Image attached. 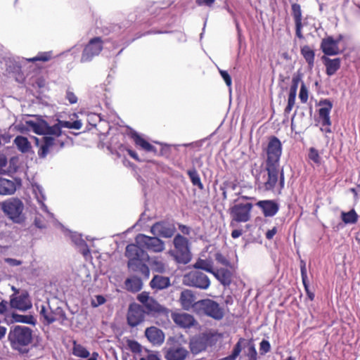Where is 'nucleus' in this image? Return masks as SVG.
<instances>
[{"instance_id": "nucleus-1", "label": "nucleus", "mask_w": 360, "mask_h": 360, "mask_svg": "<svg viewBox=\"0 0 360 360\" xmlns=\"http://www.w3.org/2000/svg\"><path fill=\"white\" fill-rule=\"evenodd\" d=\"M255 186L262 192H275L279 193L285 186V176L283 168L264 164L263 168L255 175Z\"/></svg>"}, {"instance_id": "nucleus-2", "label": "nucleus", "mask_w": 360, "mask_h": 360, "mask_svg": "<svg viewBox=\"0 0 360 360\" xmlns=\"http://www.w3.org/2000/svg\"><path fill=\"white\" fill-rule=\"evenodd\" d=\"M125 255L128 258L127 266L130 271L139 274L148 278L150 270L146 262L149 261V255L135 244H129L126 247Z\"/></svg>"}, {"instance_id": "nucleus-3", "label": "nucleus", "mask_w": 360, "mask_h": 360, "mask_svg": "<svg viewBox=\"0 0 360 360\" xmlns=\"http://www.w3.org/2000/svg\"><path fill=\"white\" fill-rule=\"evenodd\" d=\"M32 330L25 326L15 325L10 328L8 340L13 349L24 352L23 348L32 341Z\"/></svg>"}, {"instance_id": "nucleus-4", "label": "nucleus", "mask_w": 360, "mask_h": 360, "mask_svg": "<svg viewBox=\"0 0 360 360\" xmlns=\"http://www.w3.org/2000/svg\"><path fill=\"white\" fill-rule=\"evenodd\" d=\"M1 209L5 214L14 223H22L25 217L22 212L24 204L21 200L16 198H9L2 202Z\"/></svg>"}, {"instance_id": "nucleus-5", "label": "nucleus", "mask_w": 360, "mask_h": 360, "mask_svg": "<svg viewBox=\"0 0 360 360\" xmlns=\"http://www.w3.org/2000/svg\"><path fill=\"white\" fill-rule=\"evenodd\" d=\"M174 250L172 255L174 257L178 263L186 264L191 259V252L188 248V240L181 234L178 233L173 240Z\"/></svg>"}, {"instance_id": "nucleus-6", "label": "nucleus", "mask_w": 360, "mask_h": 360, "mask_svg": "<svg viewBox=\"0 0 360 360\" xmlns=\"http://www.w3.org/2000/svg\"><path fill=\"white\" fill-rule=\"evenodd\" d=\"M136 245L142 250H147L153 252H161L165 250V242L159 236H148L139 233L135 238Z\"/></svg>"}, {"instance_id": "nucleus-7", "label": "nucleus", "mask_w": 360, "mask_h": 360, "mask_svg": "<svg viewBox=\"0 0 360 360\" xmlns=\"http://www.w3.org/2000/svg\"><path fill=\"white\" fill-rule=\"evenodd\" d=\"M252 207L253 205L250 202L238 203L230 207L231 226H235L234 222L245 223L250 221Z\"/></svg>"}, {"instance_id": "nucleus-8", "label": "nucleus", "mask_w": 360, "mask_h": 360, "mask_svg": "<svg viewBox=\"0 0 360 360\" xmlns=\"http://www.w3.org/2000/svg\"><path fill=\"white\" fill-rule=\"evenodd\" d=\"M183 283L186 285L200 290H207L210 285L209 277L205 273L198 270L191 271L185 274Z\"/></svg>"}, {"instance_id": "nucleus-9", "label": "nucleus", "mask_w": 360, "mask_h": 360, "mask_svg": "<svg viewBox=\"0 0 360 360\" xmlns=\"http://www.w3.org/2000/svg\"><path fill=\"white\" fill-rule=\"evenodd\" d=\"M196 307L202 310L207 316L217 321L222 319L224 316L223 308L217 302L210 299L198 301L196 302Z\"/></svg>"}, {"instance_id": "nucleus-10", "label": "nucleus", "mask_w": 360, "mask_h": 360, "mask_svg": "<svg viewBox=\"0 0 360 360\" xmlns=\"http://www.w3.org/2000/svg\"><path fill=\"white\" fill-rule=\"evenodd\" d=\"M282 154V144L276 136H271L266 148V159L264 164L275 166L280 165V158Z\"/></svg>"}, {"instance_id": "nucleus-11", "label": "nucleus", "mask_w": 360, "mask_h": 360, "mask_svg": "<svg viewBox=\"0 0 360 360\" xmlns=\"http://www.w3.org/2000/svg\"><path fill=\"white\" fill-rule=\"evenodd\" d=\"M176 231L174 219H164L155 222L150 227V233L153 236L165 238H172Z\"/></svg>"}, {"instance_id": "nucleus-12", "label": "nucleus", "mask_w": 360, "mask_h": 360, "mask_svg": "<svg viewBox=\"0 0 360 360\" xmlns=\"http://www.w3.org/2000/svg\"><path fill=\"white\" fill-rule=\"evenodd\" d=\"M27 123L37 134L55 135L56 136L61 134V129L58 122L50 126L46 121L39 119L37 121H28Z\"/></svg>"}, {"instance_id": "nucleus-13", "label": "nucleus", "mask_w": 360, "mask_h": 360, "mask_svg": "<svg viewBox=\"0 0 360 360\" xmlns=\"http://www.w3.org/2000/svg\"><path fill=\"white\" fill-rule=\"evenodd\" d=\"M214 335L210 333H200L193 337L189 342V348L193 354L205 351L208 346L213 345Z\"/></svg>"}, {"instance_id": "nucleus-14", "label": "nucleus", "mask_w": 360, "mask_h": 360, "mask_svg": "<svg viewBox=\"0 0 360 360\" xmlns=\"http://www.w3.org/2000/svg\"><path fill=\"white\" fill-rule=\"evenodd\" d=\"M103 48V41L100 37H96L89 40L84 46L82 53L81 63L90 62L92 59L98 56Z\"/></svg>"}, {"instance_id": "nucleus-15", "label": "nucleus", "mask_w": 360, "mask_h": 360, "mask_svg": "<svg viewBox=\"0 0 360 360\" xmlns=\"http://www.w3.org/2000/svg\"><path fill=\"white\" fill-rule=\"evenodd\" d=\"M145 315L146 312L142 305L134 302L130 304L127 314L128 325L132 328L138 326L143 322Z\"/></svg>"}, {"instance_id": "nucleus-16", "label": "nucleus", "mask_w": 360, "mask_h": 360, "mask_svg": "<svg viewBox=\"0 0 360 360\" xmlns=\"http://www.w3.org/2000/svg\"><path fill=\"white\" fill-rule=\"evenodd\" d=\"M318 105L321 106L319 110L320 122L323 127H326L323 130L326 133H331L330 113L333 108V103L329 99L324 98L319 101Z\"/></svg>"}, {"instance_id": "nucleus-17", "label": "nucleus", "mask_w": 360, "mask_h": 360, "mask_svg": "<svg viewBox=\"0 0 360 360\" xmlns=\"http://www.w3.org/2000/svg\"><path fill=\"white\" fill-rule=\"evenodd\" d=\"M37 144L39 146V148L38 150V156L39 158L44 159L45 158L49 151L53 149L57 145H59V148H62L64 146V143L60 141L59 140H56L51 136H44L43 140L39 144V140L37 139Z\"/></svg>"}, {"instance_id": "nucleus-18", "label": "nucleus", "mask_w": 360, "mask_h": 360, "mask_svg": "<svg viewBox=\"0 0 360 360\" xmlns=\"http://www.w3.org/2000/svg\"><path fill=\"white\" fill-rule=\"evenodd\" d=\"M188 355V351L179 342H175L165 348L166 360H185Z\"/></svg>"}, {"instance_id": "nucleus-19", "label": "nucleus", "mask_w": 360, "mask_h": 360, "mask_svg": "<svg viewBox=\"0 0 360 360\" xmlns=\"http://www.w3.org/2000/svg\"><path fill=\"white\" fill-rule=\"evenodd\" d=\"M146 309V314L158 316H168L169 309L161 305L156 300L152 297L145 305L143 306Z\"/></svg>"}, {"instance_id": "nucleus-20", "label": "nucleus", "mask_w": 360, "mask_h": 360, "mask_svg": "<svg viewBox=\"0 0 360 360\" xmlns=\"http://www.w3.org/2000/svg\"><path fill=\"white\" fill-rule=\"evenodd\" d=\"M10 305L12 308L20 311H27L32 307V303L27 292H22L16 297H12L10 300Z\"/></svg>"}, {"instance_id": "nucleus-21", "label": "nucleus", "mask_w": 360, "mask_h": 360, "mask_svg": "<svg viewBox=\"0 0 360 360\" xmlns=\"http://www.w3.org/2000/svg\"><path fill=\"white\" fill-rule=\"evenodd\" d=\"M259 207L266 217L275 216L279 210V205L273 200H259L255 204Z\"/></svg>"}, {"instance_id": "nucleus-22", "label": "nucleus", "mask_w": 360, "mask_h": 360, "mask_svg": "<svg viewBox=\"0 0 360 360\" xmlns=\"http://www.w3.org/2000/svg\"><path fill=\"white\" fill-rule=\"evenodd\" d=\"M145 335L148 341L155 346H160L165 340L163 331L155 326L147 328L145 330Z\"/></svg>"}, {"instance_id": "nucleus-23", "label": "nucleus", "mask_w": 360, "mask_h": 360, "mask_svg": "<svg viewBox=\"0 0 360 360\" xmlns=\"http://www.w3.org/2000/svg\"><path fill=\"white\" fill-rule=\"evenodd\" d=\"M321 49L326 56H336L340 53V49L337 45V41L335 42L334 39L331 36L322 39Z\"/></svg>"}, {"instance_id": "nucleus-24", "label": "nucleus", "mask_w": 360, "mask_h": 360, "mask_svg": "<svg viewBox=\"0 0 360 360\" xmlns=\"http://www.w3.org/2000/svg\"><path fill=\"white\" fill-rule=\"evenodd\" d=\"M129 135L134 140L137 147H139L146 152L157 153L156 148L143 139L136 131L131 129Z\"/></svg>"}, {"instance_id": "nucleus-25", "label": "nucleus", "mask_w": 360, "mask_h": 360, "mask_svg": "<svg viewBox=\"0 0 360 360\" xmlns=\"http://www.w3.org/2000/svg\"><path fill=\"white\" fill-rule=\"evenodd\" d=\"M321 60L326 67V73L329 77L335 75L340 68L341 59L339 58L331 59L328 56H323Z\"/></svg>"}, {"instance_id": "nucleus-26", "label": "nucleus", "mask_w": 360, "mask_h": 360, "mask_svg": "<svg viewBox=\"0 0 360 360\" xmlns=\"http://www.w3.org/2000/svg\"><path fill=\"white\" fill-rule=\"evenodd\" d=\"M212 274L224 287L229 286L232 282L233 274L228 269L219 268L214 269Z\"/></svg>"}, {"instance_id": "nucleus-27", "label": "nucleus", "mask_w": 360, "mask_h": 360, "mask_svg": "<svg viewBox=\"0 0 360 360\" xmlns=\"http://www.w3.org/2000/svg\"><path fill=\"white\" fill-rule=\"evenodd\" d=\"M179 302L182 307L186 310H189L194 306L196 307L195 296L191 290H184L181 292Z\"/></svg>"}, {"instance_id": "nucleus-28", "label": "nucleus", "mask_w": 360, "mask_h": 360, "mask_svg": "<svg viewBox=\"0 0 360 360\" xmlns=\"http://www.w3.org/2000/svg\"><path fill=\"white\" fill-rule=\"evenodd\" d=\"M170 285L169 278L161 275H155L150 281V288L155 291L166 289Z\"/></svg>"}, {"instance_id": "nucleus-29", "label": "nucleus", "mask_w": 360, "mask_h": 360, "mask_svg": "<svg viewBox=\"0 0 360 360\" xmlns=\"http://www.w3.org/2000/svg\"><path fill=\"white\" fill-rule=\"evenodd\" d=\"M174 321L179 326L188 328L194 325L195 319L192 315L184 314H174L173 315Z\"/></svg>"}, {"instance_id": "nucleus-30", "label": "nucleus", "mask_w": 360, "mask_h": 360, "mask_svg": "<svg viewBox=\"0 0 360 360\" xmlns=\"http://www.w3.org/2000/svg\"><path fill=\"white\" fill-rule=\"evenodd\" d=\"M32 188L33 192L35 195L37 202L41 206V210L47 212L49 214L52 215V214L49 212L48 207L44 203V201L46 200V196L42 186L39 184H34L32 185Z\"/></svg>"}, {"instance_id": "nucleus-31", "label": "nucleus", "mask_w": 360, "mask_h": 360, "mask_svg": "<svg viewBox=\"0 0 360 360\" xmlns=\"http://www.w3.org/2000/svg\"><path fill=\"white\" fill-rule=\"evenodd\" d=\"M16 191V184L12 181L0 178V195H12Z\"/></svg>"}, {"instance_id": "nucleus-32", "label": "nucleus", "mask_w": 360, "mask_h": 360, "mask_svg": "<svg viewBox=\"0 0 360 360\" xmlns=\"http://www.w3.org/2000/svg\"><path fill=\"white\" fill-rule=\"evenodd\" d=\"M124 285L127 290L131 292H136L141 290L143 282L140 278L132 276L125 280Z\"/></svg>"}, {"instance_id": "nucleus-33", "label": "nucleus", "mask_w": 360, "mask_h": 360, "mask_svg": "<svg viewBox=\"0 0 360 360\" xmlns=\"http://www.w3.org/2000/svg\"><path fill=\"white\" fill-rule=\"evenodd\" d=\"M13 143L22 153H27L32 150L30 142L23 136H17Z\"/></svg>"}, {"instance_id": "nucleus-34", "label": "nucleus", "mask_w": 360, "mask_h": 360, "mask_svg": "<svg viewBox=\"0 0 360 360\" xmlns=\"http://www.w3.org/2000/svg\"><path fill=\"white\" fill-rule=\"evenodd\" d=\"M71 239L72 242L79 248H80V252L84 256H86L90 254L89 247L84 239H82L80 234L74 233L71 234Z\"/></svg>"}, {"instance_id": "nucleus-35", "label": "nucleus", "mask_w": 360, "mask_h": 360, "mask_svg": "<svg viewBox=\"0 0 360 360\" xmlns=\"http://www.w3.org/2000/svg\"><path fill=\"white\" fill-rule=\"evenodd\" d=\"M39 308V314L44 319L48 325L56 321V319L53 317L54 315L51 313V307L49 303H47V305L41 304Z\"/></svg>"}, {"instance_id": "nucleus-36", "label": "nucleus", "mask_w": 360, "mask_h": 360, "mask_svg": "<svg viewBox=\"0 0 360 360\" xmlns=\"http://www.w3.org/2000/svg\"><path fill=\"white\" fill-rule=\"evenodd\" d=\"M186 173L193 186H197L200 190L204 189V186L201 182L200 177L195 167H193L190 169L187 170Z\"/></svg>"}, {"instance_id": "nucleus-37", "label": "nucleus", "mask_w": 360, "mask_h": 360, "mask_svg": "<svg viewBox=\"0 0 360 360\" xmlns=\"http://www.w3.org/2000/svg\"><path fill=\"white\" fill-rule=\"evenodd\" d=\"M72 354L77 357L86 359L89 356L90 353L85 347L81 344H78L75 340H74Z\"/></svg>"}, {"instance_id": "nucleus-38", "label": "nucleus", "mask_w": 360, "mask_h": 360, "mask_svg": "<svg viewBox=\"0 0 360 360\" xmlns=\"http://www.w3.org/2000/svg\"><path fill=\"white\" fill-rule=\"evenodd\" d=\"M193 267L196 269L204 270L207 272L211 273L214 271L212 262L208 259H198L193 264Z\"/></svg>"}, {"instance_id": "nucleus-39", "label": "nucleus", "mask_w": 360, "mask_h": 360, "mask_svg": "<svg viewBox=\"0 0 360 360\" xmlns=\"http://www.w3.org/2000/svg\"><path fill=\"white\" fill-rule=\"evenodd\" d=\"M341 219L345 224H354L358 220V214L354 209L347 212H342Z\"/></svg>"}, {"instance_id": "nucleus-40", "label": "nucleus", "mask_w": 360, "mask_h": 360, "mask_svg": "<svg viewBox=\"0 0 360 360\" xmlns=\"http://www.w3.org/2000/svg\"><path fill=\"white\" fill-rule=\"evenodd\" d=\"M13 321L17 323H23L34 326L37 323L36 319L32 315H21L13 313L12 314Z\"/></svg>"}, {"instance_id": "nucleus-41", "label": "nucleus", "mask_w": 360, "mask_h": 360, "mask_svg": "<svg viewBox=\"0 0 360 360\" xmlns=\"http://www.w3.org/2000/svg\"><path fill=\"white\" fill-rule=\"evenodd\" d=\"M301 53L309 66L312 68L314 63V51L309 46H304L301 49Z\"/></svg>"}, {"instance_id": "nucleus-42", "label": "nucleus", "mask_w": 360, "mask_h": 360, "mask_svg": "<svg viewBox=\"0 0 360 360\" xmlns=\"http://www.w3.org/2000/svg\"><path fill=\"white\" fill-rule=\"evenodd\" d=\"M245 340L243 338H240L238 342L234 345L233 351L231 354L224 359V360H236L237 357L239 356L240 353L242 350V343L244 342Z\"/></svg>"}, {"instance_id": "nucleus-43", "label": "nucleus", "mask_w": 360, "mask_h": 360, "mask_svg": "<svg viewBox=\"0 0 360 360\" xmlns=\"http://www.w3.org/2000/svg\"><path fill=\"white\" fill-rule=\"evenodd\" d=\"M150 265L153 271L163 273L165 271V264L162 261L158 258L153 259L150 262Z\"/></svg>"}, {"instance_id": "nucleus-44", "label": "nucleus", "mask_w": 360, "mask_h": 360, "mask_svg": "<svg viewBox=\"0 0 360 360\" xmlns=\"http://www.w3.org/2000/svg\"><path fill=\"white\" fill-rule=\"evenodd\" d=\"M291 9L295 23L302 22V15L300 5L294 3L291 6Z\"/></svg>"}, {"instance_id": "nucleus-45", "label": "nucleus", "mask_w": 360, "mask_h": 360, "mask_svg": "<svg viewBox=\"0 0 360 360\" xmlns=\"http://www.w3.org/2000/svg\"><path fill=\"white\" fill-rule=\"evenodd\" d=\"M52 51L39 52L38 54L33 58L27 59L30 62L43 61L46 62L52 58Z\"/></svg>"}, {"instance_id": "nucleus-46", "label": "nucleus", "mask_w": 360, "mask_h": 360, "mask_svg": "<svg viewBox=\"0 0 360 360\" xmlns=\"http://www.w3.org/2000/svg\"><path fill=\"white\" fill-rule=\"evenodd\" d=\"M300 273L302 283L304 288H309V281L307 277V272L306 268V262L304 260H300Z\"/></svg>"}, {"instance_id": "nucleus-47", "label": "nucleus", "mask_w": 360, "mask_h": 360, "mask_svg": "<svg viewBox=\"0 0 360 360\" xmlns=\"http://www.w3.org/2000/svg\"><path fill=\"white\" fill-rule=\"evenodd\" d=\"M308 158L310 160L314 162L315 164L319 165L321 163V157L318 150L315 148H310L309 150Z\"/></svg>"}, {"instance_id": "nucleus-48", "label": "nucleus", "mask_w": 360, "mask_h": 360, "mask_svg": "<svg viewBox=\"0 0 360 360\" xmlns=\"http://www.w3.org/2000/svg\"><path fill=\"white\" fill-rule=\"evenodd\" d=\"M51 313H53V315H54L53 317L56 319V321L58 319H60L61 321L67 320L65 312L60 307H57L54 309L51 308Z\"/></svg>"}, {"instance_id": "nucleus-49", "label": "nucleus", "mask_w": 360, "mask_h": 360, "mask_svg": "<svg viewBox=\"0 0 360 360\" xmlns=\"http://www.w3.org/2000/svg\"><path fill=\"white\" fill-rule=\"evenodd\" d=\"M246 355L248 357V360H257V352L255 348V345L251 341H250L248 343Z\"/></svg>"}, {"instance_id": "nucleus-50", "label": "nucleus", "mask_w": 360, "mask_h": 360, "mask_svg": "<svg viewBox=\"0 0 360 360\" xmlns=\"http://www.w3.org/2000/svg\"><path fill=\"white\" fill-rule=\"evenodd\" d=\"M127 345L128 349L133 353H140L141 352V345L136 340H128Z\"/></svg>"}, {"instance_id": "nucleus-51", "label": "nucleus", "mask_w": 360, "mask_h": 360, "mask_svg": "<svg viewBox=\"0 0 360 360\" xmlns=\"http://www.w3.org/2000/svg\"><path fill=\"white\" fill-rule=\"evenodd\" d=\"M297 94H289L288 98V105L284 110V114L286 115L289 114L295 105V98Z\"/></svg>"}, {"instance_id": "nucleus-52", "label": "nucleus", "mask_w": 360, "mask_h": 360, "mask_svg": "<svg viewBox=\"0 0 360 360\" xmlns=\"http://www.w3.org/2000/svg\"><path fill=\"white\" fill-rule=\"evenodd\" d=\"M301 80L300 75H294L292 79V84L290 87L289 94H297L299 82Z\"/></svg>"}, {"instance_id": "nucleus-53", "label": "nucleus", "mask_w": 360, "mask_h": 360, "mask_svg": "<svg viewBox=\"0 0 360 360\" xmlns=\"http://www.w3.org/2000/svg\"><path fill=\"white\" fill-rule=\"evenodd\" d=\"M106 302V299L101 295H95L91 301V305L93 307H98L103 304Z\"/></svg>"}, {"instance_id": "nucleus-54", "label": "nucleus", "mask_w": 360, "mask_h": 360, "mask_svg": "<svg viewBox=\"0 0 360 360\" xmlns=\"http://www.w3.org/2000/svg\"><path fill=\"white\" fill-rule=\"evenodd\" d=\"M238 185L236 181H231V180H226L224 181L220 186L219 188L220 190H224L226 191L228 189H231L232 191H235L237 188Z\"/></svg>"}, {"instance_id": "nucleus-55", "label": "nucleus", "mask_w": 360, "mask_h": 360, "mask_svg": "<svg viewBox=\"0 0 360 360\" xmlns=\"http://www.w3.org/2000/svg\"><path fill=\"white\" fill-rule=\"evenodd\" d=\"M271 350V345L267 340L263 339L259 344V352L262 355H264Z\"/></svg>"}, {"instance_id": "nucleus-56", "label": "nucleus", "mask_w": 360, "mask_h": 360, "mask_svg": "<svg viewBox=\"0 0 360 360\" xmlns=\"http://www.w3.org/2000/svg\"><path fill=\"white\" fill-rule=\"evenodd\" d=\"M214 258H215V260L221 264V265H224L225 266H230L231 263L229 262V260L226 258V256H224L223 254H221V252H217L215 255H214Z\"/></svg>"}, {"instance_id": "nucleus-57", "label": "nucleus", "mask_w": 360, "mask_h": 360, "mask_svg": "<svg viewBox=\"0 0 360 360\" xmlns=\"http://www.w3.org/2000/svg\"><path fill=\"white\" fill-rule=\"evenodd\" d=\"M299 98L302 103H305L308 100V91L304 83L301 86Z\"/></svg>"}, {"instance_id": "nucleus-58", "label": "nucleus", "mask_w": 360, "mask_h": 360, "mask_svg": "<svg viewBox=\"0 0 360 360\" xmlns=\"http://www.w3.org/2000/svg\"><path fill=\"white\" fill-rule=\"evenodd\" d=\"M120 151H124V150H127L128 154L130 155L131 158H132L133 159H134L135 160L138 161V162H141L142 160L139 158L138 156V154L133 150H131V148L124 146V145H121L120 147Z\"/></svg>"}, {"instance_id": "nucleus-59", "label": "nucleus", "mask_w": 360, "mask_h": 360, "mask_svg": "<svg viewBox=\"0 0 360 360\" xmlns=\"http://www.w3.org/2000/svg\"><path fill=\"white\" fill-rule=\"evenodd\" d=\"M152 297H150L149 293L148 292L143 291L137 295V300L140 302L143 306L145 305L147 302H148L149 300H150Z\"/></svg>"}, {"instance_id": "nucleus-60", "label": "nucleus", "mask_w": 360, "mask_h": 360, "mask_svg": "<svg viewBox=\"0 0 360 360\" xmlns=\"http://www.w3.org/2000/svg\"><path fill=\"white\" fill-rule=\"evenodd\" d=\"M65 98L67 100H68V101L70 104H75L77 102V97L70 89L67 90Z\"/></svg>"}, {"instance_id": "nucleus-61", "label": "nucleus", "mask_w": 360, "mask_h": 360, "mask_svg": "<svg viewBox=\"0 0 360 360\" xmlns=\"http://www.w3.org/2000/svg\"><path fill=\"white\" fill-rule=\"evenodd\" d=\"M219 72H220L221 77L224 79L226 84L228 86H231V84H232V80H231V77L229 75V74L228 73V72L226 70H219Z\"/></svg>"}, {"instance_id": "nucleus-62", "label": "nucleus", "mask_w": 360, "mask_h": 360, "mask_svg": "<svg viewBox=\"0 0 360 360\" xmlns=\"http://www.w3.org/2000/svg\"><path fill=\"white\" fill-rule=\"evenodd\" d=\"M295 34L296 36L302 39L304 38V36L302 33V29L303 27V25H302V22H298V23H295Z\"/></svg>"}, {"instance_id": "nucleus-63", "label": "nucleus", "mask_w": 360, "mask_h": 360, "mask_svg": "<svg viewBox=\"0 0 360 360\" xmlns=\"http://www.w3.org/2000/svg\"><path fill=\"white\" fill-rule=\"evenodd\" d=\"M8 303L6 300L0 302V314L5 315L8 311Z\"/></svg>"}, {"instance_id": "nucleus-64", "label": "nucleus", "mask_w": 360, "mask_h": 360, "mask_svg": "<svg viewBox=\"0 0 360 360\" xmlns=\"http://www.w3.org/2000/svg\"><path fill=\"white\" fill-rule=\"evenodd\" d=\"M140 360H161L158 354H148L145 357H141Z\"/></svg>"}]
</instances>
